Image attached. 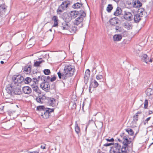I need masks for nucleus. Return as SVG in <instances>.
I'll use <instances>...</instances> for the list:
<instances>
[{"label": "nucleus", "mask_w": 153, "mask_h": 153, "mask_svg": "<svg viewBox=\"0 0 153 153\" xmlns=\"http://www.w3.org/2000/svg\"><path fill=\"white\" fill-rule=\"evenodd\" d=\"M46 108H45L43 105H40L38 106L36 108L37 110L41 111L42 112H43Z\"/></svg>", "instance_id": "39"}, {"label": "nucleus", "mask_w": 153, "mask_h": 153, "mask_svg": "<svg viewBox=\"0 0 153 153\" xmlns=\"http://www.w3.org/2000/svg\"><path fill=\"white\" fill-rule=\"evenodd\" d=\"M123 25L124 27L127 30L131 29L132 27V24L128 22H125L124 23Z\"/></svg>", "instance_id": "26"}, {"label": "nucleus", "mask_w": 153, "mask_h": 153, "mask_svg": "<svg viewBox=\"0 0 153 153\" xmlns=\"http://www.w3.org/2000/svg\"><path fill=\"white\" fill-rule=\"evenodd\" d=\"M75 70V69L73 66L66 65L63 71H59L57 74L59 79L66 80L74 75Z\"/></svg>", "instance_id": "1"}, {"label": "nucleus", "mask_w": 153, "mask_h": 153, "mask_svg": "<svg viewBox=\"0 0 153 153\" xmlns=\"http://www.w3.org/2000/svg\"><path fill=\"white\" fill-rule=\"evenodd\" d=\"M90 71L89 69L86 70L84 76V82L87 83L89 79L90 76Z\"/></svg>", "instance_id": "17"}, {"label": "nucleus", "mask_w": 153, "mask_h": 153, "mask_svg": "<svg viewBox=\"0 0 153 153\" xmlns=\"http://www.w3.org/2000/svg\"><path fill=\"white\" fill-rule=\"evenodd\" d=\"M113 9V7L112 5L111 4H109L108 5V7L107 8V11L108 12H110L111 11V10Z\"/></svg>", "instance_id": "42"}, {"label": "nucleus", "mask_w": 153, "mask_h": 153, "mask_svg": "<svg viewBox=\"0 0 153 153\" xmlns=\"http://www.w3.org/2000/svg\"><path fill=\"white\" fill-rule=\"evenodd\" d=\"M109 22L111 25L115 26L116 25H119V20L117 18L114 17L111 19Z\"/></svg>", "instance_id": "10"}, {"label": "nucleus", "mask_w": 153, "mask_h": 153, "mask_svg": "<svg viewBox=\"0 0 153 153\" xmlns=\"http://www.w3.org/2000/svg\"><path fill=\"white\" fill-rule=\"evenodd\" d=\"M125 130L130 135L132 136L134 135V132L131 129L128 128L126 129Z\"/></svg>", "instance_id": "38"}, {"label": "nucleus", "mask_w": 153, "mask_h": 153, "mask_svg": "<svg viewBox=\"0 0 153 153\" xmlns=\"http://www.w3.org/2000/svg\"><path fill=\"white\" fill-rule=\"evenodd\" d=\"M56 79V77L55 76H53L50 79V81L51 82H53Z\"/></svg>", "instance_id": "50"}, {"label": "nucleus", "mask_w": 153, "mask_h": 153, "mask_svg": "<svg viewBox=\"0 0 153 153\" xmlns=\"http://www.w3.org/2000/svg\"><path fill=\"white\" fill-rule=\"evenodd\" d=\"M44 62V61L43 60H41L38 61H36L34 62V66L37 67L39 66L43 62Z\"/></svg>", "instance_id": "37"}, {"label": "nucleus", "mask_w": 153, "mask_h": 153, "mask_svg": "<svg viewBox=\"0 0 153 153\" xmlns=\"http://www.w3.org/2000/svg\"><path fill=\"white\" fill-rule=\"evenodd\" d=\"M146 93L147 96L149 97L153 94V91L152 89L148 88L146 91Z\"/></svg>", "instance_id": "33"}, {"label": "nucleus", "mask_w": 153, "mask_h": 153, "mask_svg": "<svg viewBox=\"0 0 153 153\" xmlns=\"http://www.w3.org/2000/svg\"><path fill=\"white\" fill-rule=\"evenodd\" d=\"M152 113V111H149V114H151Z\"/></svg>", "instance_id": "58"}, {"label": "nucleus", "mask_w": 153, "mask_h": 153, "mask_svg": "<svg viewBox=\"0 0 153 153\" xmlns=\"http://www.w3.org/2000/svg\"><path fill=\"white\" fill-rule=\"evenodd\" d=\"M6 102H11V101H6Z\"/></svg>", "instance_id": "60"}, {"label": "nucleus", "mask_w": 153, "mask_h": 153, "mask_svg": "<svg viewBox=\"0 0 153 153\" xmlns=\"http://www.w3.org/2000/svg\"><path fill=\"white\" fill-rule=\"evenodd\" d=\"M28 152L30 153H39V152H37V151H34V152Z\"/></svg>", "instance_id": "54"}, {"label": "nucleus", "mask_w": 153, "mask_h": 153, "mask_svg": "<svg viewBox=\"0 0 153 153\" xmlns=\"http://www.w3.org/2000/svg\"><path fill=\"white\" fill-rule=\"evenodd\" d=\"M122 38V36L121 34H116L113 37V39L114 41H120Z\"/></svg>", "instance_id": "23"}, {"label": "nucleus", "mask_w": 153, "mask_h": 153, "mask_svg": "<svg viewBox=\"0 0 153 153\" xmlns=\"http://www.w3.org/2000/svg\"><path fill=\"white\" fill-rule=\"evenodd\" d=\"M106 140L108 142H112L114 141V140L113 138H111V139H106Z\"/></svg>", "instance_id": "51"}, {"label": "nucleus", "mask_w": 153, "mask_h": 153, "mask_svg": "<svg viewBox=\"0 0 153 153\" xmlns=\"http://www.w3.org/2000/svg\"><path fill=\"white\" fill-rule=\"evenodd\" d=\"M82 4L81 3L77 2L74 4L72 6V7L74 9H78L82 7Z\"/></svg>", "instance_id": "29"}, {"label": "nucleus", "mask_w": 153, "mask_h": 153, "mask_svg": "<svg viewBox=\"0 0 153 153\" xmlns=\"http://www.w3.org/2000/svg\"><path fill=\"white\" fill-rule=\"evenodd\" d=\"M31 70V67H30V66H26L24 68L23 72H25V73L28 74L30 72Z\"/></svg>", "instance_id": "31"}, {"label": "nucleus", "mask_w": 153, "mask_h": 153, "mask_svg": "<svg viewBox=\"0 0 153 153\" xmlns=\"http://www.w3.org/2000/svg\"><path fill=\"white\" fill-rule=\"evenodd\" d=\"M70 24L66 22L63 23L62 24L61 27L63 30H69L70 27Z\"/></svg>", "instance_id": "19"}, {"label": "nucleus", "mask_w": 153, "mask_h": 153, "mask_svg": "<svg viewBox=\"0 0 153 153\" xmlns=\"http://www.w3.org/2000/svg\"><path fill=\"white\" fill-rule=\"evenodd\" d=\"M54 111L53 108H46L43 112H41V116L45 119H47L49 118L50 114Z\"/></svg>", "instance_id": "6"}, {"label": "nucleus", "mask_w": 153, "mask_h": 153, "mask_svg": "<svg viewBox=\"0 0 153 153\" xmlns=\"http://www.w3.org/2000/svg\"><path fill=\"white\" fill-rule=\"evenodd\" d=\"M100 153H104V152H102L101 153L100 152Z\"/></svg>", "instance_id": "64"}, {"label": "nucleus", "mask_w": 153, "mask_h": 153, "mask_svg": "<svg viewBox=\"0 0 153 153\" xmlns=\"http://www.w3.org/2000/svg\"><path fill=\"white\" fill-rule=\"evenodd\" d=\"M151 118V117H149L146 119L144 122V124L145 125L146 123H148V122L149 120L150 119V118Z\"/></svg>", "instance_id": "48"}, {"label": "nucleus", "mask_w": 153, "mask_h": 153, "mask_svg": "<svg viewBox=\"0 0 153 153\" xmlns=\"http://www.w3.org/2000/svg\"><path fill=\"white\" fill-rule=\"evenodd\" d=\"M36 84L33 82V84H31V86L32 88L33 91H35L38 94H41V91L39 89V87L36 85Z\"/></svg>", "instance_id": "13"}, {"label": "nucleus", "mask_w": 153, "mask_h": 153, "mask_svg": "<svg viewBox=\"0 0 153 153\" xmlns=\"http://www.w3.org/2000/svg\"><path fill=\"white\" fill-rule=\"evenodd\" d=\"M47 97L45 94H41L38 96L36 99V101L38 103L41 104L46 102Z\"/></svg>", "instance_id": "8"}, {"label": "nucleus", "mask_w": 153, "mask_h": 153, "mask_svg": "<svg viewBox=\"0 0 153 153\" xmlns=\"http://www.w3.org/2000/svg\"><path fill=\"white\" fill-rule=\"evenodd\" d=\"M51 19L54 22L52 27H57L58 26L59 20L58 17L56 16H53L51 17Z\"/></svg>", "instance_id": "18"}, {"label": "nucleus", "mask_w": 153, "mask_h": 153, "mask_svg": "<svg viewBox=\"0 0 153 153\" xmlns=\"http://www.w3.org/2000/svg\"><path fill=\"white\" fill-rule=\"evenodd\" d=\"M46 100H47L46 102H47L48 104L52 106L53 105L55 100L53 98L47 97Z\"/></svg>", "instance_id": "24"}, {"label": "nucleus", "mask_w": 153, "mask_h": 153, "mask_svg": "<svg viewBox=\"0 0 153 153\" xmlns=\"http://www.w3.org/2000/svg\"><path fill=\"white\" fill-rule=\"evenodd\" d=\"M18 86L15 85L13 93L19 95L21 94V91L20 89L18 88Z\"/></svg>", "instance_id": "25"}, {"label": "nucleus", "mask_w": 153, "mask_h": 153, "mask_svg": "<svg viewBox=\"0 0 153 153\" xmlns=\"http://www.w3.org/2000/svg\"><path fill=\"white\" fill-rule=\"evenodd\" d=\"M63 19L65 22L68 23L72 19L70 15L69 16L67 14H65L64 15Z\"/></svg>", "instance_id": "22"}, {"label": "nucleus", "mask_w": 153, "mask_h": 153, "mask_svg": "<svg viewBox=\"0 0 153 153\" xmlns=\"http://www.w3.org/2000/svg\"><path fill=\"white\" fill-rule=\"evenodd\" d=\"M46 146V145L44 143H42L41 144L40 147L42 149H46V148H45Z\"/></svg>", "instance_id": "46"}, {"label": "nucleus", "mask_w": 153, "mask_h": 153, "mask_svg": "<svg viewBox=\"0 0 153 153\" xmlns=\"http://www.w3.org/2000/svg\"><path fill=\"white\" fill-rule=\"evenodd\" d=\"M113 146L111 147L110 150V153H120L122 146L118 143H113Z\"/></svg>", "instance_id": "3"}, {"label": "nucleus", "mask_w": 153, "mask_h": 153, "mask_svg": "<svg viewBox=\"0 0 153 153\" xmlns=\"http://www.w3.org/2000/svg\"><path fill=\"white\" fill-rule=\"evenodd\" d=\"M15 87V85L12 83L11 84H8L6 88V90L7 92L9 94H11L13 92L14 90V87Z\"/></svg>", "instance_id": "9"}, {"label": "nucleus", "mask_w": 153, "mask_h": 153, "mask_svg": "<svg viewBox=\"0 0 153 153\" xmlns=\"http://www.w3.org/2000/svg\"><path fill=\"white\" fill-rule=\"evenodd\" d=\"M12 79L13 81L12 83H13L15 85L18 86L19 84L24 81V78L21 75H14L12 77Z\"/></svg>", "instance_id": "5"}, {"label": "nucleus", "mask_w": 153, "mask_h": 153, "mask_svg": "<svg viewBox=\"0 0 153 153\" xmlns=\"http://www.w3.org/2000/svg\"><path fill=\"white\" fill-rule=\"evenodd\" d=\"M102 78V76L100 75H98L96 76V79L98 80H100Z\"/></svg>", "instance_id": "47"}, {"label": "nucleus", "mask_w": 153, "mask_h": 153, "mask_svg": "<svg viewBox=\"0 0 153 153\" xmlns=\"http://www.w3.org/2000/svg\"><path fill=\"white\" fill-rule=\"evenodd\" d=\"M153 144V142L150 145H149V146H150L152 144Z\"/></svg>", "instance_id": "62"}, {"label": "nucleus", "mask_w": 153, "mask_h": 153, "mask_svg": "<svg viewBox=\"0 0 153 153\" xmlns=\"http://www.w3.org/2000/svg\"><path fill=\"white\" fill-rule=\"evenodd\" d=\"M82 10H80L79 12L76 11H71L70 15L72 17V18H75L78 16H79L81 13H82Z\"/></svg>", "instance_id": "14"}, {"label": "nucleus", "mask_w": 153, "mask_h": 153, "mask_svg": "<svg viewBox=\"0 0 153 153\" xmlns=\"http://www.w3.org/2000/svg\"><path fill=\"white\" fill-rule=\"evenodd\" d=\"M124 18L125 19L128 21H131L132 19L133 16L131 12L125 11Z\"/></svg>", "instance_id": "11"}, {"label": "nucleus", "mask_w": 153, "mask_h": 153, "mask_svg": "<svg viewBox=\"0 0 153 153\" xmlns=\"http://www.w3.org/2000/svg\"><path fill=\"white\" fill-rule=\"evenodd\" d=\"M137 132L136 134H135V135H136V134H137Z\"/></svg>", "instance_id": "63"}, {"label": "nucleus", "mask_w": 153, "mask_h": 153, "mask_svg": "<svg viewBox=\"0 0 153 153\" xmlns=\"http://www.w3.org/2000/svg\"><path fill=\"white\" fill-rule=\"evenodd\" d=\"M69 4H70V3L68 1H63L60 5L59 6L57 10V12H62L66 9Z\"/></svg>", "instance_id": "7"}, {"label": "nucleus", "mask_w": 153, "mask_h": 153, "mask_svg": "<svg viewBox=\"0 0 153 153\" xmlns=\"http://www.w3.org/2000/svg\"><path fill=\"white\" fill-rule=\"evenodd\" d=\"M112 144V143H107L103 145V146H108L111 145Z\"/></svg>", "instance_id": "49"}, {"label": "nucleus", "mask_w": 153, "mask_h": 153, "mask_svg": "<svg viewBox=\"0 0 153 153\" xmlns=\"http://www.w3.org/2000/svg\"><path fill=\"white\" fill-rule=\"evenodd\" d=\"M4 106L2 104L0 105V110H3L4 108Z\"/></svg>", "instance_id": "53"}, {"label": "nucleus", "mask_w": 153, "mask_h": 153, "mask_svg": "<svg viewBox=\"0 0 153 153\" xmlns=\"http://www.w3.org/2000/svg\"><path fill=\"white\" fill-rule=\"evenodd\" d=\"M24 81L26 84H28L31 82L32 79L30 77H27L25 78Z\"/></svg>", "instance_id": "41"}, {"label": "nucleus", "mask_w": 153, "mask_h": 153, "mask_svg": "<svg viewBox=\"0 0 153 153\" xmlns=\"http://www.w3.org/2000/svg\"><path fill=\"white\" fill-rule=\"evenodd\" d=\"M122 13L121 9L119 7H117L116 10L114 13V15L115 16H118L121 14Z\"/></svg>", "instance_id": "28"}, {"label": "nucleus", "mask_w": 153, "mask_h": 153, "mask_svg": "<svg viewBox=\"0 0 153 153\" xmlns=\"http://www.w3.org/2000/svg\"><path fill=\"white\" fill-rule=\"evenodd\" d=\"M40 87L43 90L46 91L49 90L50 85L47 82H45L42 83L40 85Z\"/></svg>", "instance_id": "15"}, {"label": "nucleus", "mask_w": 153, "mask_h": 153, "mask_svg": "<svg viewBox=\"0 0 153 153\" xmlns=\"http://www.w3.org/2000/svg\"><path fill=\"white\" fill-rule=\"evenodd\" d=\"M132 5L134 7L139 8L142 6V3L139 0H133L132 2Z\"/></svg>", "instance_id": "16"}, {"label": "nucleus", "mask_w": 153, "mask_h": 153, "mask_svg": "<svg viewBox=\"0 0 153 153\" xmlns=\"http://www.w3.org/2000/svg\"><path fill=\"white\" fill-rule=\"evenodd\" d=\"M114 29L116 33H120L122 31V29L121 27H120L119 26V25L115 26Z\"/></svg>", "instance_id": "36"}, {"label": "nucleus", "mask_w": 153, "mask_h": 153, "mask_svg": "<svg viewBox=\"0 0 153 153\" xmlns=\"http://www.w3.org/2000/svg\"><path fill=\"white\" fill-rule=\"evenodd\" d=\"M77 30V27L76 26H72L70 27L69 30L72 33H75Z\"/></svg>", "instance_id": "35"}, {"label": "nucleus", "mask_w": 153, "mask_h": 153, "mask_svg": "<svg viewBox=\"0 0 153 153\" xmlns=\"http://www.w3.org/2000/svg\"><path fill=\"white\" fill-rule=\"evenodd\" d=\"M45 77H44V76H38V77L37 79L36 78H33V80L32 82L34 83L35 84H36V82H38L40 80H44V78Z\"/></svg>", "instance_id": "27"}, {"label": "nucleus", "mask_w": 153, "mask_h": 153, "mask_svg": "<svg viewBox=\"0 0 153 153\" xmlns=\"http://www.w3.org/2000/svg\"><path fill=\"white\" fill-rule=\"evenodd\" d=\"M22 90L25 94H29L32 91L31 89L29 86H25L22 88Z\"/></svg>", "instance_id": "21"}, {"label": "nucleus", "mask_w": 153, "mask_h": 153, "mask_svg": "<svg viewBox=\"0 0 153 153\" xmlns=\"http://www.w3.org/2000/svg\"><path fill=\"white\" fill-rule=\"evenodd\" d=\"M44 74L46 75H48L50 74L51 71L50 70L48 69H45L43 71Z\"/></svg>", "instance_id": "43"}, {"label": "nucleus", "mask_w": 153, "mask_h": 153, "mask_svg": "<svg viewBox=\"0 0 153 153\" xmlns=\"http://www.w3.org/2000/svg\"><path fill=\"white\" fill-rule=\"evenodd\" d=\"M98 83L95 80H94L93 82H90V87H92L93 88H95L98 86Z\"/></svg>", "instance_id": "32"}, {"label": "nucleus", "mask_w": 153, "mask_h": 153, "mask_svg": "<svg viewBox=\"0 0 153 153\" xmlns=\"http://www.w3.org/2000/svg\"><path fill=\"white\" fill-rule=\"evenodd\" d=\"M49 31H50L51 32L52 31V29H50L49 30Z\"/></svg>", "instance_id": "61"}, {"label": "nucleus", "mask_w": 153, "mask_h": 153, "mask_svg": "<svg viewBox=\"0 0 153 153\" xmlns=\"http://www.w3.org/2000/svg\"><path fill=\"white\" fill-rule=\"evenodd\" d=\"M124 133L121 134L120 136L123 137V141L122 142V147L121 149L122 153H127L128 150V145L131 143V140L128 139V136H124Z\"/></svg>", "instance_id": "2"}, {"label": "nucleus", "mask_w": 153, "mask_h": 153, "mask_svg": "<svg viewBox=\"0 0 153 153\" xmlns=\"http://www.w3.org/2000/svg\"><path fill=\"white\" fill-rule=\"evenodd\" d=\"M75 130L76 132L78 134H79V132H80V129L79 127L78 126L77 123H76V124L75 127Z\"/></svg>", "instance_id": "40"}, {"label": "nucleus", "mask_w": 153, "mask_h": 153, "mask_svg": "<svg viewBox=\"0 0 153 153\" xmlns=\"http://www.w3.org/2000/svg\"><path fill=\"white\" fill-rule=\"evenodd\" d=\"M1 62V64H3L4 63V61H1V62Z\"/></svg>", "instance_id": "57"}, {"label": "nucleus", "mask_w": 153, "mask_h": 153, "mask_svg": "<svg viewBox=\"0 0 153 153\" xmlns=\"http://www.w3.org/2000/svg\"><path fill=\"white\" fill-rule=\"evenodd\" d=\"M44 81L45 82H49L50 80V77L49 76H44Z\"/></svg>", "instance_id": "44"}, {"label": "nucleus", "mask_w": 153, "mask_h": 153, "mask_svg": "<svg viewBox=\"0 0 153 153\" xmlns=\"http://www.w3.org/2000/svg\"><path fill=\"white\" fill-rule=\"evenodd\" d=\"M141 111H139L133 116V121H134L136 122L138 120V118L139 116L138 114H141Z\"/></svg>", "instance_id": "30"}, {"label": "nucleus", "mask_w": 153, "mask_h": 153, "mask_svg": "<svg viewBox=\"0 0 153 153\" xmlns=\"http://www.w3.org/2000/svg\"><path fill=\"white\" fill-rule=\"evenodd\" d=\"M141 50V46L139 45H137L134 48V52L137 56H140V52Z\"/></svg>", "instance_id": "20"}, {"label": "nucleus", "mask_w": 153, "mask_h": 153, "mask_svg": "<svg viewBox=\"0 0 153 153\" xmlns=\"http://www.w3.org/2000/svg\"><path fill=\"white\" fill-rule=\"evenodd\" d=\"M0 7L3 10L5 9L6 8L5 6L4 5H0Z\"/></svg>", "instance_id": "52"}, {"label": "nucleus", "mask_w": 153, "mask_h": 153, "mask_svg": "<svg viewBox=\"0 0 153 153\" xmlns=\"http://www.w3.org/2000/svg\"><path fill=\"white\" fill-rule=\"evenodd\" d=\"M143 12L141 11L140 13L136 14L134 15V19L135 23L138 22L141 20V17H142L141 15H143Z\"/></svg>", "instance_id": "12"}, {"label": "nucleus", "mask_w": 153, "mask_h": 153, "mask_svg": "<svg viewBox=\"0 0 153 153\" xmlns=\"http://www.w3.org/2000/svg\"><path fill=\"white\" fill-rule=\"evenodd\" d=\"M149 61L150 62H152V59H150V60H149Z\"/></svg>", "instance_id": "59"}, {"label": "nucleus", "mask_w": 153, "mask_h": 153, "mask_svg": "<svg viewBox=\"0 0 153 153\" xmlns=\"http://www.w3.org/2000/svg\"><path fill=\"white\" fill-rule=\"evenodd\" d=\"M92 88V87H90V86H89V92H91H91H91V88Z\"/></svg>", "instance_id": "56"}, {"label": "nucleus", "mask_w": 153, "mask_h": 153, "mask_svg": "<svg viewBox=\"0 0 153 153\" xmlns=\"http://www.w3.org/2000/svg\"><path fill=\"white\" fill-rule=\"evenodd\" d=\"M140 56L141 57L142 60H143L146 63H147L149 60L147 55L146 54H144L142 56Z\"/></svg>", "instance_id": "34"}, {"label": "nucleus", "mask_w": 153, "mask_h": 153, "mask_svg": "<svg viewBox=\"0 0 153 153\" xmlns=\"http://www.w3.org/2000/svg\"><path fill=\"white\" fill-rule=\"evenodd\" d=\"M86 16V13L84 11H82V13H81L80 15L77 18H76L74 22V25H78L80 24L81 26H79V27H82L83 25L82 22L83 20V18Z\"/></svg>", "instance_id": "4"}, {"label": "nucleus", "mask_w": 153, "mask_h": 153, "mask_svg": "<svg viewBox=\"0 0 153 153\" xmlns=\"http://www.w3.org/2000/svg\"><path fill=\"white\" fill-rule=\"evenodd\" d=\"M148 102L147 100L146 99L144 104V107L145 108H147L148 106Z\"/></svg>", "instance_id": "45"}, {"label": "nucleus", "mask_w": 153, "mask_h": 153, "mask_svg": "<svg viewBox=\"0 0 153 153\" xmlns=\"http://www.w3.org/2000/svg\"><path fill=\"white\" fill-rule=\"evenodd\" d=\"M118 140L120 142V144L121 145V146H122V142H121L122 141L120 139H118Z\"/></svg>", "instance_id": "55"}]
</instances>
